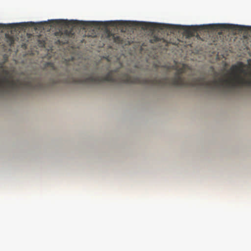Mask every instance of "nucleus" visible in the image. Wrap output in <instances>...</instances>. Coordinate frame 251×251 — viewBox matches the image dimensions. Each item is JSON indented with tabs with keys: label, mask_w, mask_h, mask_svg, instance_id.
<instances>
[{
	"label": "nucleus",
	"mask_w": 251,
	"mask_h": 251,
	"mask_svg": "<svg viewBox=\"0 0 251 251\" xmlns=\"http://www.w3.org/2000/svg\"><path fill=\"white\" fill-rule=\"evenodd\" d=\"M246 65L242 62L232 65L230 67L227 78H219L212 80H206L204 77H195L192 79L185 77L184 74L190 71V67L182 64L176 71L175 75L171 78L167 77L141 78L137 75H131V71L119 73V71H110L104 75L93 74V84L103 82L117 83L148 84L152 86L165 87H196L215 90L220 89L234 90L251 87V69H245Z\"/></svg>",
	"instance_id": "f257e3e1"
},
{
	"label": "nucleus",
	"mask_w": 251,
	"mask_h": 251,
	"mask_svg": "<svg viewBox=\"0 0 251 251\" xmlns=\"http://www.w3.org/2000/svg\"><path fill=\"white\" fill-rule=\"evenodd\" d=\"M60 22L64 25V29L55 33L58 38L55 43L59 45L68 44L75 38L74 30L76 26L85 30V36L94 37L97 36L99 26V24L95 22L62 20Z\"/></svg>",
	"instance_id": "f03ea898"
},
{
	"label": "nucleus",
	"mask_w": 251,
	"mask_h": 251,
	"mask_svg": "<svg viewBox=\"0 0 251 251\" xmlns=\"http://www.w3.org/2000/svg\"><path fill=\"white\" fill-rule=\"evenodd\" d=\"M170 28L168 29L175 31L176 30H184L185 35L188 37L194 36L196 32L205 29L207 25H202L199 26H184L181 25H170ZM207 26H210L212 28H220L222 29H229L235 32L242 31L246 29V27L243 25H238L232 24H223L216 25H209Z\"/></svg>",
	"instance_id": "7ed1b4c3"
},
{
	"label": "nucleus",
	"mask_w": 251,
	"mask_h": 251,
	"mask_svg": "<svg viewBox=\"0 0 251 251\" xmlns=\"http://www.w3.org/2000/svg\"><path fill=\"white\" fill-rule=\"evenodd\" d=\"M104 25L107 26H121L125 27H130L133 29H136L140 27L143 30H150L152 32L156 31L158 32L164 31L165 29H168L171 26L169 24H158L151 22H137V21H108L104 22Z\"/></svg>",
	"instance_id": "20e7f679"
},
{
	"label": "nucleus",
	"mask_w": 251,
	"mask_h": 251,
	"mask_svg": "<svg viewBox=\"0 0 251 251\" xmlns=\"http://www.w3.org/2000/svg\"><path fill=\"white\" fill-rule=\"evenodd\" d=\"M105 35L109 40L112 41L114 43L122 46L130 45L132 42L131 40L125 39L118 34H112L108 30L106 31Z\"/></svg>",
	"instance_id": "39448f33"
},
{
	"label": "nucleus",
	"mask_w": 251,
	"mask_h": 251,
	"mask_svg": "<svg viewBox=\"0 0 251 251\" xmlns=\"http://www.w3.org/2000/svg\"><path fill=\"white\" fill-rule=\"evenodd\" d=\"M34 23L29 22V23H21L19 24H0V28L3 29H16L19 26H21V28L26 27L27 25L29 26H32L34 25Z\"/></svg>",
	"instance_id": "423d86ee"
},
{
	"label": "nucleus",
	"mask_w": 251,
	"mask_h": 251,
	"mask_svg": "<svg viewBox=\"0 0 251 251\" xmlns=\"http://www.w3.org/2000/svg\"><path fill=\"white\" fill-rule=\"evenodd\" d=\"M150 42L151 43L162 42L163 43H165V45H167L168 44L167 42L163 38L159 37L156 35H154L151 37Z\"/></svg>",
	"instance_id": "0eeeda50"
},
{
	"label": "nucleus",
	"mask_w": 251,
	"mask_h": 251,
	"mask_svg": "<svg viewBox=\"0 0 251 251\" xmlns=\"http://www.w3.org/2000/svg\"><path fill=\"white\" fill-rule=\"evenodd\" d=\"M9 40V44L10 46H12L14 43V39L13 37H10L8 39Z\"/></svg>",
	"instance_id": "6e6552de"
},
{
	"label": "nucleus",
	"mask_w": 251,
	"mask_h": 251,
	"mask_svg": "<svg viewBox=\"0 0 251 251\" xmlns=\"http://www.w3.org/2000/svg\"><path fill=\"white\" fill-rule=\"evenodd\" d=\"M188 75H191V74H190V73H188Z\"/></svg>",
	"instance_id": "1a4fd4ad"
}]
</instances>
